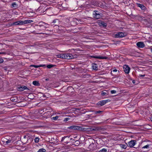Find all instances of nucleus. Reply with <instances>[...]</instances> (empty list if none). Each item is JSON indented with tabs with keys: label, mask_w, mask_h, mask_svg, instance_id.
I'll return each mask as SVG.
<instances>
[{
	"label": "nucleus",
	"mask_w": 152,
	"mask_h": 152,
	"mask_svg": "<svg viewBox=\"0 0 152 152\" xmlns=\"http://www.w3.org/2000/svg\"><path fill=\"white\" fill-rule=\"evenodd\" d=\"M57 58L70 59L74 58L73 56L71 53H64L58 54L56 55Z\"/></svg>",
	"instance_id": "obj_1"
},
{
	"label": "nucleus",
	"mask_w": 152,
	"mask_h": 152,
	"mask_svg": "<svg viewBox=\"0 0 152 152\" xmlns=\"http://www.w3.org/2000/svg\"><path fill=\"white\" fill-rule=\"evenodd\" d=\"M77 21H80L81 22H82V20L81 19H77L76 18L73 19L71 21L69 20V23H70V24H71V26H75L77 24Z\"/></svg>",
	"instance_id": "obj_2"
},
{
	"label": "nucleus",
	"mask_w": 152,
	"mask_h": 152,
	"mask_svg": "<svg viewBox=\"0 0 152 152\" xmlns=\"http://www.w3.org/2000/svg\"><path fill=\"white\" fill-rule=\"evenodd\" d=\"M93 17L96 19H100L102 17L101 13H99L97 11H94L93 13Z\"/></svg>",
	"instance_id": "obj_3"
},
{
	"label": "nucleus",
	"mask_w": 152,
	"mask_h": 152,
	"mask_svg": "<svg viewBox=\"0 0 152 152\" xmlns=\"http://www.w3.org/2000/svg\"><path fill=\"white\" fill-rule=\"evenodd\" d=\"M127 35L126 33L124 32L123 33L121 32H118L115 35V37L116 38H121L124 37Z\"/></svg>",
	"instance_id": "obj_4"
},
{
	"label": "nucleus",
	"mask_w": 152,
	"mask_h": 152,
	"mask_svg": "<svg viewBox=\"0 0 152 152\" xmlns=\"http://www.w3.org/2000/svg\"><path fill=\"white\" fill-rule=\"evenodd\" d=\"M17 89L18 91H23L25 90H29L27 86H21L20 85H18V86L17 88Z\"/></svg>",
	"instance_id": "obj_5"
},
{
	"label": "nucleus",
	"mask_w": 152,
	"mask_h": 152,
	"mask_svg": "<svg viewBox=\"0 0 152 152\" xmlns=\"http://www.w3.org/2000/svg\"><path fill=\"white\" fill-rule=\"evenodd\" d=\"M109 102V100L107 99L99 101L97 105L99 107L102 106Z\"/></svg>",
	"instance_id": "obj_6"
},
{
	"label": "nucleus",
	"mask_w": 152,
	"mask_h": 152,
	"mask_svg": "<svg viewBox=\"0 0 152 152\" xmlns=\"http://www.w3.org/2000/svg\"><path fill=\"white\" fill-rule=\"evenodd\" d=\"M66 23H63L62 25L60 26L63 27L64 28H68L71 26L69 20L67 19L66 20Z\"/></svg>",
	"instance_id": "obj_7"
},
{
	"label": "nucleus",
	"mask_w": 152,
	"mask_h": 152,
	"mask_svg": "<svg viewBox=\"0 0 152 152\" xmlns=\"http://www.w3.org/2000/svg\"><path fill=\"white\" fill-rule=\"evenodd\" d=\"M123 68L124 71L126 73L128 74L129 73L130 69L128 65H124Z\"/></svg>",
	"instance_id": "obj_8"
},
{
	"label": "nucleus",
	"mask_w": 152,
	"mask_h": 152,
	"mask_svg": "<svg viewBox=\"0 0 152 152\" xmlns=\"http://www.w3.org/2000/svg\"><path fill=\"white\" fill-rule=\"evenodd\" d=\"M136 141L134 140H132L128 142V146L130 148L133 147V146L136 144Z\"/></svg>",
	"instance_id": "obj_9"
},
{
	"label": "nucleus",
	"mask_w": 152,
	"mask_h": 152,
	"mask_svg": "<svg viewBox=\"0 0 152 152\" xmlns=\"http://www.w3.org/2000/svg\"><path fill=\"white\" fill-rule=\"evenodd\" d=\"M91 57L93 58L99 59H107V57L105 56H91Z\"/></svg>",
	"instance_id": "obj_10"
},
{
	"label": "nucleus",
	"mask_w": 152,
	"mask_h": 152,
	"mask_svg": "<svg viewBox=\"0 0 152 152\" xmlns=\"http://www.w3.org/2000/svg\"><path fill=\"white\" fill-rule=\"evenodd\" d=\"M69 128L72 129L77 130H81L82 129L81 127L76 126H72L69 127Z\"/></svg>",
	"instance_id": "obj_11"
},
{
	"label": "nucleus",
	"mask_w": 152,
	"mask_h": 152,
	"mask_svg": "<svg viewBox=\"0 0 152 152\" xmlns=\"http://www.w3.org/2000/svg\"><path fill=\"white\" fill-rule=\"evenodd\" d=\"M137 45L138 48H143L145 46V45L144 43L141 42H139L137 43Z\"/></svg>",
	"instance_id": "obj_12"
},
{
	"label": "nucleus",
	"mask_w": 152,
	"mask_h": 152,
	"mask_svg": "<svg viewBox=\"0 0 152 152\" xmlns=\"http://www.w3.org/2000/svg\"><path fill=\"white\" fill-rule=\"evenodd\" d=\"M69 137L68 136H66L64 137H62V139L61 140V142H62L64 141H65L64 142L66 143V144H68V142L67 141V139H69Z\"/></svg>",
	"instance_id": "obj_13"
},
{
	"label": "nucleus",
	"mask_w": 152,
	"mask_h": 152,
	"mask_svg": "<svg viewBox=\"0 0 152 152\" xmlns=\"http://www.w3.org/2000/svg\"><path fill=\"white\" fill-rule=\"evenodd\" d=\"M111 74L113 76H115L117 74H118L117 70L116 69H113L111 72Z\"/></svg>",
	"instance_id": "obj_14"
},
{
	"label": "nucleus",
	"mask_w": 152,
	"mask_h": 152,
	"mask_svg": "<svg viewBox=\"0 0 152 152\" xmlns=\"http://www.w3.org/2000/svg\"><path fill=\"white\" fill-rule=\"evenodd\" d=\"M99 24L100 26H102L104 28H106L107 26V23L104 22L103 21H102L101 22H99Z\"/></svg>",
	"instance_id": "obj_15"
},
{
	"label": "nucleus",
	"mask_w": 152,
	"mask_h": 152,
	"mask_svg": "<svg viewBox=\"0 0 152 152\" xmlns=\"http://www.w3.org/2000/svg\"><path fill=\"white\" fill-rule=\"evenodd\" d=\"M137 5L138 7H140L141 9L142 10H145L146 9V8L143 4H137Z\"/></svg>",
	"instance_id": "obj_16"
},
{
	"label": "nucleus",
	"mask_w": 152,
	"mask_h": 152,
	"mask_svg": "<svg viewBox=\"0 0 152 152\" xmlns=\"http://www.w3.org/2000/svg\"><path fill=\"white\" fill-rule=\"evenodd\" d=\"M56 23V24L55 25V26H58L60 23V21L58 19H55L53 21V22L51 23Z\"/></svg>",
	"instance_id": "obj_17"
},
{
	"label": "nucleus",
	"mask_w": 152,
	"mask_h": 152,
	"mask_svg": "<svg viewBox=\"0 0 152 152\" xmlns=\"http://www.w3.org/2000/svg\"><path fill=\"white\" fill-rule=\"evenodd\" d=\"M33 84L35 86H40V84L39 82L38 81H34L33 82Z\"/></svg>",
	"instance_id": "obj_18"
},
{
	"label": "nucleus",
	"mask_w": 152,
	"mask_h": 152,
	"mask_svg": "<svg viewBox=\"0 0 152 152\" xmlns=\"http://www.w3.org/2000/svg\"><path fill=\"white\" fill-rule=\"evenodd\" d=\"M44 24H46V23L43 22H40L39 23V25L37 26L39 27H43V28H45V27L44 26Z\"/></svg>",
	"instance_id": "obj_19"
},
{
	"label": "nucleus",
	"mask_w": 152,
	"mask_h": 152,
	"mask_svg": "<svg viewBox=\"0 0 152 152\" xmlns=\"http://www.w3.org/2000/svg\"><path fill=\"white\" fill-rule=\"evenodd\" d=\"M92 67L94 70H97L98 69L97 65L96 64H93L92 65Z\"/></svg>",
	"instance_id": "obj_20"
},
{
	"label": "nucleus",
	"mask_w": 152,
	"mask_h": 152,
	"mask_svg": "<svg viewBox=\"0 0 152 152\" xmlns=\"http://www.w3.org/2000/svg\"><path fill=\"white\" fill-rule=\"evenodd\" d=\"M94 144L93 143H92L91 144H90L88 146V148L90 150H93V148L94 147Z\"/></svg>",
	"instance_id": "obj_21"
},
{
	"label": "nucleus",
	"mask_w": 152,
	"mask_h": 152,
	"mask_svg": "<svg viewBox=\"0 0 152 152\" xmlns=\"http://www.w3.org/2000/svg\"><path fill=\"white\" fill-rule=\"evenodd\" d=\"M33 22V21L32 20H24V22L25 23V24H26L29 23H31Z\"/></svg>",
	"instance_id": "obj_22"
},
{
	"label": "nucleus",
	"mask_w": 152,
	"mask_h": 152,
	"mask_svg": "<svg viewBox=\"0 0 152 152\" xmlns=\"http://www.w3.org/2000/svg\"><path fill=\"white\" fill-rule=\"evenodd\" d=\"M18 6L16 2H13L11 5V8L16 7Z\"/></svg>",
	"instance_id": "obj_23"
},
{
	"label": "nucleus",
	"mask_w": 152,
	"mask_h": 152,
	"mask_svg": "<svg viewBox=\"0 0 152 152\" xmlns=\"http://www.w3.org/2000/svg\"><path fill=\"white\" fill-rule=\"evenodd\" d=\"M44 65H31V66H34V67L37 68L40 67H42L44 66H45Z\"/></svg>",
	"instance_id": "obj_24"
},
{
	"label": "nucleus",
	"mask_w": 152,
	"mask_h": 152,
	"mask_svg": "<svg viewBox=\"0 0 152 152\" xmlns=\"http://www.w3.org/2000/svg\"><path fill=\"white\" fill-rule=\"evenodd\" d=\"M60 116H56L55 117H53L51 118V119L52 120H58Z\"/></svg>",
	"instance_id": "obj_25"
},
{
	"label": "nucleus",
	"mask_w": 152,
	"mask_h": 152,
	"mask_svg": "<svg viewBox=\"0 0 152 152\" xmlns=\"http://www.w3.org/2000/svg\"><path fill=\"white\" fill-rule=\"evenodd\" d=\"M73 143H75L76 144H74L73 145H75L78 146L80 144V142L79 140H77L75 141V142H73Z\"/></svg>",
	"instance_id": "obj_26"
},
{
	"label": "nucleus",
	"mask_w": 152,
	"mask_h": 152,
	"mask_svg": "<svg viewBox=\"0 0 152 152\" xmlns=\"http://www.w3.org/2000/svg\"><path fill=\"white\" fill-rule=\"evenodd\" d=\"M40 139L38 137H36L34 139V141L36 143H37L39 142Z\"/></svg>",
	"instance_id": "obj_27"
},
{
	"label": "nucleus",
	"mask_w": 152,
	"mask_h": 152,
	"mask_svg": "<svg viewBox=\"0 0 152 152\" xmlns=\"http://www.w3.org/2000/svg\"><path fill=\"white\" fill-rule=\"evenodd\" d=\"M46 150L44 148H41L39 149V150L37 152H45Z\"/></svg>",
	"instance_id": "obj_28"
},
{
	"label": "nucleus",
	"mask_w": 152,
	"mask_h": 152,
	"mask_svg": "<svg viewBox=\"0 0 152 152\" xmlns=\"http://www.w3.org/2000/svg\"><path fill=\"white\" fill-rule=\"evenodd\" d=\"M18 22L19 25H23L25 24L24 21L20 20H18Z\"/></svg>",
	"instance_id": "obj_29"
},
{
	"label": "nucleus",
	"mask_w": 152,
	"mask_h": 152,
	"mask_svg": "<svg viewBox=\"0 0 152 152\" xmlns=\"http://www.w3.org/2000/svg\"><path fill=\"white\" fill-rule=\"evenodd\" d=\"M5 140H7V142L6 144H9L11 143L12 142V140H9L7 139H5Z\"/></svg>",
	"instance_id": "obj_30"
},
{
	"label": "nucleus",
	"mask_w": 152,
	"mask_h": 152,
	"mask_svg": "<svg viewBox=\"0 0 152 152\" xmlns=\"http://www.w3.org/2000/svg\"><path fill=\"white\" fill-rule=\"evenodd\" d=\"M101 95L102 96L107 95H108L107 91H106V92L102 91L101 94Z\"/></svg>",
	"instance_id": "obj_31"
},
{
	"label": "nucleus",
	"mask_w": 152,
	"mask_h": 152,
	"mask_svg": "<svg viewBox=\"0 0 152 152\" xmlns=\"http://www.w3.org/2000/svg\"><path fill=\"white\" fill-rule=\"evenodd\" d=\"M107 150L105 148H103L102 149L100 150L99 152H107Z\"/></svg>",
	"instance_id": "obj_32"
},
{
	"label": "nucleus",
	"mask_w": 152,
	"mask_h": 152,
	"mask_svg": "<svg viewBox=\"0 0 152 152\" xmlns=\"http://www.w3.org/2000/svg\"><path fill=\"white\" fill-rule=\"evenodd\" d=\"M18 20L17 21H16L15 22H14L13 23L12 25H19V23H18Z\"/></svg>",
	"instance_id": "obj_33"
},
{
	"label": "nucleus",
	"mask_w": 152,
	"mask_h": 152,
	"mask_svg": "<svg viewBox=\"0 0 152 152\" xmlns=\"http://www.w3.org/2000/svg\"><path fill=\"white\" fill-rule=\"evenodd\" d=\"M53 66L52 65L49 64V65H48L47 66V67L49 69H50V68H51Z\"/></svg>",
	"instance_id": "obj_34"
},
{
	"label": "nucleus",
	"mask_w": 152,
	"mask_h": 152,
	"mask_svg": "<svg viewBox=\"0 0 152 152\" xmlns=\"http://www.w3.org/2000/svg\"><path fill=\"white\" fill-rule=\"evenodd\" d=\"M70 119V118H64V120H63V121L64 122H66V121H69Z\"/></svg>",
	"instance_id": "obj_35"
},
{
	"label": "nucleus",
	"mask_w": 152,
	"mask_h": 152,
	"mask_svg": "<svg viewBox=\"0 0 152 152\" xmlns=\"http://www.w3.org/2000/svg\"><path fill=\"white\" fill-rule=\"evenodd\" d=\"M149 145H146L142 147V148H149Z\"/></svg>",
	"instance_id": "obj_36"
},
{
	"label": "nucleus",
	"mask_w": 152,
	"mask_h": 152,
	"mask_svg": "<svg viewBox=\"0 0 152 152\" xmlns=\"http://www.w3.org/2000/svg\"><path fill=\"white\" fill-rule=\"evenodd\" d=\"M102 112H103V111H102L99 110V111H96L95 112V114L100 113H102Z\"/></svg>",
	"instance_id": "obj_37"
},
{
	"label": "nucleus",
	"mask_w": 152,
	"mask_h": 152,
	"mask_svg": "<svg viewBox=\"0 0 152 152\" xmlns=\"http://www.w3.org/2000/svg\"><path fill=\"white\" fill-rule=\"evenodd\" d=\"M11 100L14 102H16V100L15 99L14 97H12L11 98Z\"/></svg>",
	"instance_id": "obj_38"
},
{
	"label": "nucleus",
	"mask_w": 152,
	"mask_h": 152,
	"mask_svg": "<svg viewBox=\"0 0 152 152\" xmlns=\"http://www.w3.org/2000/svg\"><path fill=\"white\" fill-rule=\"evenodd\" d=\"M110 92L111 94H115L116 93V91L115 90H112Z\"/></svg>",
	"instance_id": "obj_39"
},
{
	"label": "nucleus",
	"mask_w": 152,
	"mask_h": 152,
	"mask_svg": "<svg viewBox=\"0 0 152 152\" xmlns=\"http://www.w3.org/2000/svg\"><path fill=\"white\" fill-rule=\"evenodd\" d=\"M5 138L3 139L2 140V141H3L4 142V143H6L7 142V140H5Z\"/></svg>",
	"instance_id": "obj_40"
},
{
	"label": "nucleus",
	"mask_w": 152,
	"mask_h": 152,
	"mask_svg": "<svg viewBox=\"0 0 152 152\" xmlns=\"http://www.w3.org/2000/svg\"><path fill=\"white\" fill-rule=\"evenodd\" d=\"M3 59L2 58H0V63H3Z\"/></svg>",
	"instance_id": "obj_41"
},
{
	"label": "nucleus",
	"mask_w": 152,
	"mask_h": 152,
	"mask_svg": "<svg viewBox=\"0 0 152 152\" xmlns=\"http://www.w3.org/2000/svg\"><path fill=\"white\" fill-rule=\"evenodd\" d=\"M145 75H140L139 76L140 77H144L145 76Z\"/></svg>",
	"instance_id": "obj_42"
},
{
	"label": "nucleus",
	"mask_w": 152,
	"mask_h": 152,
	"mask_svg": "<svg viewBox=\"0 0 152 152\" xmlns=\"http://www.w3.org/2000/svg\"><path fill=\"white\" fill-rule=\"evenodd\" d=\"M122 148L124 149H125L126 148V146L125 145H123Z\"/></svg>",
	"instance_id": "obj_43"
},
{
	"label": "nucleus",
	"mask_w": 152,
	"mask_h": 152,
	"mask_svg": "<svg viewBox=\"0 0 152 152\" xmlns=\"http://www.w3.org/2000/svg\"><path fill=\"white\" fill-rule=\"evenodd\" d=\"M6 54V53L5 52H2V53H0V54Z\"/></svg>",
	"instance_id": "obj_44"
},
{
	"label": "nucleus",
	"mask_w": 152,
	"mask_h": 152,
	"mask_svg": "<svg viewBox=\"0 0 152 152\" xmlns=\"http://www.w3.org/2000/svg\"><path fill=\"white\" fill-rule=\"evenodd\" d=\"M96 129H92L91 130V131H96Z\"/></svg>",
	"instance_id": "obj_45"
},
{
	"label": "nucleus",
	"mask_w": 152,
	"mask_h": 152,
	"mask_svg": "<svg viewBox=\"0 0 152 152\" xmlns=\"http://www.w3.org/2000/svg\"><path fill=\"white\" fill-rule=\"evenodd\" d=\"M136 81L135 80H132V83H133L134 84L135 83Z\"/></svg>",
	"instance_id": "obj_46"
},
{
	"label": "nucleus",
	"mask_w": 152,
	"mask_h": 152,
	"mask_svg": "<svg viewBox=\"0 0 152 152\" xmlns=\"http://www.w3.org/2000/svg\"><path fill=\"white\" fill-rule=\"evenodd\" d=\"M49 80V79H48V78H47V79H45V80H46V81H47Z\"/></svg>",
	"instance_id": "obj_47"
},
{
	"label": "nucleus",
	"mask_w": 152,
	"mask_h": 152,
	"mask_svg": "<svg viewBox=\"0 0 152 152\" xmlns=\"http://www.w3.org/2000/svg\"><path fill=\"white\" fill-rule=\"evenodd\" d=\"M49 112H46V113H44V115H45V114H46V113H49Z\"/></svg>",
	"instance_id": "obj_48"
},
{
	"label": "nucleus",
	"mask_w": 152,
	"mask_h": 152,
	"mask_svg": "<svg viewBox=\"0 0 152 152\" xmlns=\"http://www.w3.org/2000/svg\"><path fill=\"white\" fill-rule=\"evenodd\" d=\"M45 116H43V117H44V118H47V117H45Z\"/></svg>",
	"instance_id": "obj_49"
},
{
	"label": "nucleus",
	"mask_w": 152,
	"mask_h": 152,
	"mask_svg": "<svg viewBox=\"0 0 152 152\" xmlns=\"http://www.w3.org/2000/svg\"><path fill=\"white\" fill-rule=\"evenodd\" d=\"M43 96L44 97H45V95H43Z\"/></svg>",
	"instance_id": "obj_50"
},
{
	"label": "nucleus",
	"mask_w": 152,
	"mask_h": 152,
	"mask_svg": "<svg viewBox=\"0 0 152 152\" xmlns=\"http://www.w3.org/2000/svg\"><path fill=\"white\" fill-rule=\"evenodd\" d=\"M151 121H152V117L151 118Z\"/></svg>",
	"instance_id": "obj_51"
},
{
	"label": "nucleus",
	"mask_w": 152,
	"mask_h": 152,
	"mask_svg": "<svg viewBox=\"0 0 152 152\" xmlns=\"http://www.w3.org/2000/svg\"><path fill=\"white\" fill-rule=\"evenodd\" d=\"M151 52H152V48H151Z\"/></svg>",
	"instance_id": "obj_52"
},
{
	"label": "nucleus",
	"mask_w": 152,
	"mask_h": 152,
	"mask_svg": "<svg viewBox=\"0 0 152 152\" xmlns=\"http://www.w3.org/2000/svg\"><path fill=\"white\" fill-rule=\"evenodd\" d=\"M26 137V136H25L24 137V138H25Z\"/></svg>",
	"instance_id": "obj_53"
},
{
	"label": "nucleus",
	"mask_w": 152,
	"mask_h": 152,
	"mask_svg": "<svg viewBox=\"0 0 152 152\" xmlns=\"http://www.w3.org/2000/svg\"><path fill=\"white\" fill-rule=\"evenodd\" d=\"M72 139L71 138L70 139V140H72Z\"/></svg>",
	"instance_id": "obj_54"
},
{
	"label": "nucleus",
	"mask_w": 152,
	"mask_h": 152,
	"mask_svg": "<svg viewBox=\"0 0 152 152\" xmlns=\"http://www.w3.org/2000/svg\"><path fill=\"white\" fill-rule=\"evenodd\" d=\"M129 0L130 1L131 0Z\"/></svg>",
	"instance_id": "obj_55"
}]
</instances>
